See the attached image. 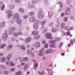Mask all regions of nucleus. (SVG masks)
Masks as SVG:
<instances>
[{
	"label": "nucleus",
	"mask_w": 75,
	"mask_h": 75,
	"mask_svg": "<svg viewBox=\"0 0 75 75\" xmlns=\"http://www.w3.org/2000/svg\"><path fill=\"white\" fill-rule=\"evenodd\" d=\"M13 18L14 20H17V23L18 24H20L21 22V19H18L19 18V15L17 13H16L13 16Z\"/></svg>",
	"instance_id": "nucleus-1"
},
{
	"label": "nucleus",
	"mask_w": 75,
	"mask_h": 75,
	"mask_svg": "<svg viewBox=\"0 0 75 75\" xmlns=\"http://www.w3.org/2000/svg\"><path fill=\"white\" fill-rule=\"evenodd\" d=\"M39 12L38 14V17L39 18H42L44 17V13L43 12L42 9H39Z\"/></svg>",
	"instance_id": "nucleus-2"
},
{
	"label": "nucleus",
	"mask_w": 75,
	"mask_h": 75,
	"mask_svg": "<svg viewBox=\"0 0 75 75\" xmlns=\"http://www.w3.org/2000/svg\"><path fill=\"white\" fill-rule=\"evenodd\" d=\"M7 33V30H5L4 33L2 34V38L4 41H6L7 40L8 36Z\"/></svg>",
	"instance_id": "nucleus-3"
},
{
	"label": "nucleus",
	"mask_w": 75,
	"mask_h": 75,
	"mask_svg": "<svg viewBox=\"0 0 75 75\" xmlns=\"http://www.w3.org/2000/svg\"><path fill=\"white\" fill-rule=\"evenodd\" d=\"M55 40H50L49 41V42L50 43V47L51 48H55Z\"/></svg>",
	"instance_id": "nucleus-4"
},
{
	"label": "nucleus",
	"mask_w": 75,
	"mask_h": 75,
	"mask_svg": "<svg viewBox=\"0 0 75 75\" xmlns=\"http://www.w3.org/2000/svg\"><path fill=\"white\" fill-rule=\"evenodd\" d=\"M47 20H44L41 23V27L40 28L41 30H43V29L45 28V24Z\"/></svg>",
	"instance_id": "nucleus-5"
},
{
	"label": "nucleus",
	"mask_w": 75,
	"mask_h": 75,
	"mask_svg": "<svg viewBox=\"0 0 75 75\" xmlns=\"http://www.w3.org/2000/svg\"><path fill=\"white\" fill-rule=\"evenodd\" d=\"M16 30V28L14 27H10L9 28V33H8L10 35H11V34H13V32L15 30Z\"/></svg>",
	"instance_id": "nucleus-6"
},
{
	"label": "nucleus",
	"mask_w": 75,
	"mask_h": 75,
	"mask_svg": "<svg viewBox=\"0 0 75 75\" xmlns=\"http://www.w3.org/2000/svg\"><path fill=\"white\" fill-rule=\"evenodd\" d=\"M32 61L34 62V67H33V68L35 70H37V67L38 66V63H35L36 61L34 60H32Z\"/></svg>",
	"instance_id": "nucleus-7"
},
{
	"label": "nucleus",
	"mask_w": 75,
	"mask_h": 75,
	"mask_svg": "<svg viewBox=\"0 0 75 75\" xmlns=\"http://www.w3.org/2000/svg\"><path fill=\"white\" fill-rule=\"evenodd\" d=\"M47 38H49L50 39H52L53 38V36H52V34H51L50 33H47L45 34Z\"/></svg>",
	"instance_id": "nucleus-8"
},
{
	"label": "nucleus",
	"mask_w": 75,
	"mask_h": 75,
	"mask_svg": "<svg viewBox=\"0 0 75 75\" xmlns=\"http://www.w3.org/2000/svg\"><path fill=\"white\" fill-rule=\"evenodd\" d=\"M19 59H20V62H25L28 60V57H23V59H22V58L20 57Z\"/></svg>",
	"instance_id": "nucleus-9"
},
{
	"label": "nucleus",
	"mask_w": 75,
	"mask_h": 75,
	"mask_svg": "<svg viewBox=\"0 0 75 75\" xmlns=\"http://www.w3.org/2000/svg\"><path fill=\"white\" fill-rule=\"evenodd\" d=\"M44 52V49H41L39 52V55L40 57H41L43 55V53Z\"/></svg>",
	"instance_id": "nucleus-10"
},
{
	"label": "nucleus",
	"mask_w": 75,
	"mask_h": 75,
	"mask_svg": "<svg viewBox=\"0 0 75 75\" xmlns=\"http://www.w3.org/2000/svg\"><path fill=\"white\" fill-rule=\"evenodd\" d=\"M58 4H59L60 5V8L59 9V11H61L62 10V6L63 4H62V2L61 1H59L58 2Z\"/></svg>",
	"instance_id": "nucleus-11"
},
{
	"label": "nucleus",
	"mask_w": 75,
	"mask_h": 75,
	"mask_svg": "<svg viewBox=\"0 0 75 75\" xmlns=\"http://www.w3.org/2000/svg\"><path fill=\"white\" fill-rule=\"evenodd\" d=\"M54 52L52 49H49L47 50L46 51V54H51V53H54Z\"/></svg>",
	"instance_id": "nucleus-12"
},
{
	"label": "nucleus",
	"mask_w": 75,
	"mask_h": 75,
	"mask_svg": "<svg viewBox=\"0 0 75 75\" xmlns=\"http://www.w3.org/2000/svg\"><path fill=\"white\" fill-rule=\"evenodd\" d=\"M31 38L28 37L25 40V42L26 44H27L31 42Z\"/></svg>",
	"instance_id": "nucleus-13"
},
{
	"label": "nucleus",
	"mask_w": 75,
	"mask_h": 75,
	"mask_svg": "<svg viewBox=\"0 0 75 75\" xmlns=\"http://www.w3.org/2000/svg\"><path fill=\"white\" fill-rule=\"evenodd\" d=\"M35 48H38L40 47V43L39 42H36L35 45H34Z\"/></svg>",
	"instance_id": "nucleus-14"
},
{
	"label": "nucleus",
	"mask_w": 75,
	"mask_h": 75,
	"mask_svg": "<svg viewBox=\"0 0 75 75\" xmlns=\"http://www.w3.org/2000/svg\"><path fill=\"white\" fill-rule=\"evenodd\" d=\"M35 6V5L33 4L32 3H30L28 4V7L29 8H33Z\"/></svg>",
	"instance_id": "nucleus-15"
},
{
	"label": "nucleus",
	"mask_w": 75,
	"mask_h": 75,
	"mask_svg": "<svg viewBox=\"0 0 75 75\" xmlns=\"http://www.w3.org/2000/svg\"><path fill=\"white\" fill-rule=\"evenodd\" d=\"M5 25L6 23H5V22H2L0 23V27L3 28V27H5Z\"/></svg>",
	"instance_id": "nucleus-16"
},
{
	"label": "nucleus",
	"mask_w": 75,
	"mask_h": 75,
	"mask_svg": "<svg viewBox=\"0 0 75 75\" xmlns=\"http://www.w3.org/2000/svg\"><path fill=\"white\" fill-rule=\"evenodd\" d=\"M70 13V8H67L65 12L66 15H69Z\"/></svg>",
	"instance_id": "nucleus-17"
},
{
	"label": "nucleus",
	"mask_w": 75,
	"mask_h": 75,
	"mask_svg": "<svg viewBox=\"0 0 75 75\" xmlns=\"http://www.w3.org/2000/svg\"><path fill=\"white\" fill-rule=\"evenodd\" d=\"M9 7L10 9L13 10L15 8V5L13 4H11L9 5Z\"/></svg>",
	"instance_id": "nucleus-18"
},
{
	"label": "nucleus",
	"mask_w": 75,
	"mask_h": 75,
	"mask_svg": "<svg viewBox=\"0 0 75 75\" xmlns=\"http://www.w3.org/2000/svg\"><path fill=\"white\" fill-rule=\"evenodd\" d=\"M0 59L1 62H5L7 59V58L5 57H4L1 58Z\"/></svg>",
	"instance_id": "nucleus-19"
},
{
	"label": "nucleus",
	"mask_w": 75,
	"mask_h": 75,
	"mask_svg": "<svg viewBox=\"0 0 75 75\" xmlns=\"http://www.w3.org/2000/svg\"><path fill=\"white\" fill-rule=\"evenodd\" d=\"M19 11L21 13H24V11H25L23 8H20L19 9Z\"/></svg>",
	"instance_id": "nucleus-20"
},
{
	"label": "nucleus",
	"mask_w": 75,
	"mask_h": 75,
	"mask_svg": "<svg viewBox=\"0 0 75 75\" xmlns=\"http://www.w3.org/2000/svg\"><path fill=\"white\" fill-rule=\"evenodd\" d=\"M33 27L35 30H37L38 28V24H33Z\"/></svg>",
	"instance_id": "nucleus-21"
},
{
	"label": "nucleus",
	"mask_w": 75,
	"mask_h": 75,
	"mask_svg": "<svg viewBox=\"0 0 75 75\" xmlns=\"http://www.w3.org/2000/svg\"><path fill=\"white\" fill-rule=\"evenodd\" d=\"M35 19L34 17H33L29 19V21L30 23H33V22H34L35 21Z\"/></svg>",
	"instance_id": "nucleus-22"
},
{
	"label": "nucleus",
	"mask_w": 75,
	"mask_h": 75,
	"mask_svg": "<svg viewBox=\"0 0 75 75\" xmlns=\"http://www.w3.org/2000/svg\"><path fill=\"white\" fill-rule=\"evenodd\" d=\"M39 33V32L37 30L34 31L32 32V34L35 35H37V34H38V33Z\"/></svg>",
	"instance_id": "nucleus-23"
},
{
	"label": "nucleus",
	"mask_w": 75,
	"mask_h": 75,
	"mask_svg": "<svg viewBox=\"0 0 75 75\" xmlns=\"http://www.w3.org/2000/svg\"><path fill=\"white\" fill-rule=\"evenodd\" d=\"M65 23L64 22H62L61 24V27L62 28H64V27H65Z\"/></svg>",
	"instance_id": "nucleus-24"
},
{
	"label": "nucleus",
	"mask_w": 75,
	"mask_h": 75,
	"mask_svg": "<svg viewBox=\"0 0 75 75\" xmlns=\"http://www.w3.org/2000/svg\"><path fill=\"white\" fill-rule=\"evenodd\" d=\"M6 44H3L0 46V49H3V48L6 46Z\"/></svg>",
	"instance_id": "nucleus-25"
},
{
	"label": "nucleus",
	"mask_w": 75,
	"mask_h": 75,
	"mask_svg": "<svg viewBox=\"0 0 75 75\" xmlns=\"http://www.w3.org/2000/svg\"><path fill=\"white\" fill-rule=\"evenodd\" d=\"M28 64L27 63L25 65L23 69L24 70H26V69H28Z\"/></svg>",
	"instance_id": "nucleus-26"
},
{
	"label": "nucleus",
	"mask_w": 75,
	"mask_h": 75,
	"mask_svg": "<svg viewBox=\"0 0 75 75\" xmlns=\"http://www.w3.org/2000/svg\"><path fill=\"white\" fill-rule=\"evenodd\" d=\"M52 31L54 33H56L57 31V29H56L54 27L52 28Z\"/></svg>",
	"instance_id": "nucleus-27"
},
{
	"label": "nucleus",
	"mask_w": 75,
	"mask_h": 75,
	"mask_svg": "<svg viewBox=\"0 0 75 75\" xmlns=\"http://www.w3.org/2000/svg\"><path fill=\"white\" fill-rule=\"evenodd\" d=\"M48 72L49 75H53V74H52V69H51L49 70Z\"/></svg>",
	"instance_id": "nucleus-28"
},
{
	"label": "nucleus",
	"mask_w": 75,
	"mask_h": 75,
	"mask_svg": "<svg viewBox=\"0 0 75 75\" xmlns=\"http://www.w3.org/2000/svg\"><path fill=\"white\" fill-rule=\"evenodd\" d=\"M12 57V55L11 54H9L8 56L7 57V59L8 60H9L11 58V57Z\"/></svg>",
	"instance_id": "nucleus-29"
},
{
	"label": "nucleus",
	"mask_w": 75,
	"mask_h": 75,
	"mask_svg": "<svg viewBox=\"0 0 75 75\" xmlns=\"http://www.w3.org/2000/svg\"><path fill=\"white\" fill-rule=\"evenodd\" d=\"M9 73V71H8L7 70H4V71L3 73L4 74H5V75H8V73Z\"/></svg>",
	"instance_id": "nucleus-30"
},
{
	"label": "nucleus",
	"mask_w": 75,
	"mask_h": 75,
	"mask_svg": "<svg viewBox=\"0 0 75 75\" xmlns=\"http://www.w3.org/2000/svg\"><path fill=\"white\" fill-rule=\"evenodd\" d=\"M52 16V13L51 12H49L48 13V18H50Z\"/></svg>",
	"instance_id": "nucleus-31"
},
{
	"label": "nucleus",
	"mask_w": 75,
	"mask_h": 75,
	"mask_svg": "<svg viewBox=\"0 0 75 75\" xmlns=\"http://www.w3.org/2000/svg\"><path fill=\"white\" fill-rule=\"evenodd\" d=\"M12 11L11 10H10L9 9L6 10V13H7V14H9L11 13H12Z\"/></svg>",
	"instance_id": "nucleus-32"
},
{
	"label": "nucleus",
	"mask_w": 75,
	"mask_h": 75,
	"mask_svg": "<svg viewBox=\"0 0 75 75\" xmlns=\"http://www.w3.org/2000/svg\"><path fill=\"white\" fill-rule=\"evenodd\" d=\"M21 0H14V1L15 3H16V4L20 3L21 2Z\"/></svg>",
	"instance_id": "nucleus-33"
},
{
	"label": "nucleus",
	"mask_w": 75,
	"mask_h": 75,
	"mask_svg": "<svg viewBox=\"0 0 75 75\" xmlns=\"http://www.w3.org/2000/svg\"><path fill=\"white\" fill-rule=\"evenodd\" d=\"M40 37V35H35V36L34 38V39H35V40H37V39H38V38H39Z\"/></svg>",
	"instance_id": "nucleus-34"
},
{
	"label": "nucleus",
	"mask_w": 75,
	"mask_h": 75,
	"mask_svg": "<svg viewBox=\"0 0 75 75\" xmlns=\"http://www.w3.org/2000/svg\"><path fill=\"white\" fill-rule=\"evenodd\" d=\"M29 14L31 16H33L34 14V13L33 11H31L29 13Z\"/></svg>",
	"instance_id": "nucleus-35"
},
{
	"label": "nucleus",
	"mask_w": 75,
	"mask_h": 75,
	"mask_svg": "<svg viewBox=\"0 0 75 75\" xmlns=\"http://www.w3.org/2000/svg\"><path fill=\"white\" fill-rule=\"evenodd\" d=\"M35 24H38L40 23V21L38 20H35Z\"/></svg>",
	"instance_id": "nucleus-36"
},
{
	"label": "nucleus",
	"mask_w": 75,
	"mask_h": 75,
	"mask_svg": "<svg viewBox=\"0 0 75 75\" xmlns=\"http://www.w3.org/2000/svg\"><path fill=\"white\" fill-rule=\"evenodd\" d=\"M5 8V5L4 4H3L1 6V10H2V11H3V10H4Z\"/></svg>",
	"instance_id": "nucleus-37"
},
{
	"label": "nucleus",
	"mask_w": 75,
	"mask_h": 75,
	"mask_svg": "<svg viewBox=\"0 0 75 75\" xmlns=\"http://www.w3.org/2000/svg\"><path fill=\"white\" fill-rule=\"evenodd\" d=\"M13 35L15 37H18V33L16 32L13 33Z\"/></svg>",
	"instance_id": "nucleus-38"
},
{
	"label": "nucleus",
	"mask_w": 75,
	"mask_h": 75,
	"mask_svg": "<svg viewBox=\"0 0 75 75\" xmlns=\"http://www.w3.org/2000/svg\"><path fill=\"white\" fill-rule=\"evenodd\" d=\"M21 74V72L20 71H19L16 73V75H20Z\"/></svg>",
	"instance_id": "nucleus-39"
},
{
	"label": "nucleus",
	"mask_w": 75,
	"mask_h": 75,
	"mask_svg": "<svg viewBox=\"0 0 75 75\" xmlns=\"http://www.w3.org/2000/svg\"><path fill=\"white\" fill-rule=\"evenodd\" d=\"M45 72L44 71H43L42 72H41L40 71H38V73L39 75H42V74H44L45 73Z\"/></svg>",
	"instance_id": "nucleus-40"
},
{
	"label": "nucleus",
	"mask_w": 75,
	"mask_h": 75,
	"mask_svg": "<svg viewBox=\"0 0 75 75\" xmlns=\"http://www.w3.org/2000/svg\"><path fill=\"white\" fill-rule=\"evenodd\" d=\"M28 54L29 55H30L32 54V52H31V50H29L28 51Z\"/></svg>",
	"instance_id": "nucleus-41"
},
{
	"label": "nucleus",
	"mask_w": 75,
	"mask_h": 75,
	"mask_svg": "<svg viewBox=\"0 0 75 75\" xmlns=\"http://www.w3.org/2000/svg\"><path fill=\"white\" fill-rule=\"evenodd\" d=\"M68 20V17H65L64 18V21L65 22H67Z\"/></svg>",
	"instance_id": "nucleus-42"
},
{
	"label": "nucleus",
	"mask_w": 75,
	"mask_h": 75,
	"mask_svg": "<svg viewBox=\"0 0 75 75\" xmlns=\"http://www.w3.org/2000/svg\"><path fill=\"white\" fill-rule=\"evenodd\" d=\"M10 65L11 66L13 67V66H14L15 64L13 63V62L12 61H11L10 62Z\"/></svg>",
	"instance_id": "nucleus-43"
},
{
	"label": "nucleus",
	"mask_w": 75,
	"mask_h": 75,
	"mask_svg": "<svg viewBox=\"0 0 75 75\" xmlns=\"http://www.w3.org/2000/svg\"><path fill=\"white\" fill-rule=\"evenodd\" d=\"M21 49L23 50H25V48L24 45H23L21 46Z\"/></svg>",
	"instance_id": "nucleus-44"
},
{
	"label": "nucleus",
	"mask_w": 75,
	"mask_h": 75,
	"mask_svg": "<svg viewBox=\"0 0 75 75\" xmlns=\"http://www.w3.org/2000/svg\"><path fill=\"white\" fill-rule=\"evenodd\" d=\"M54 25V23L51 22L49 24V27H52Z\"/></svg>",
	"instance_id": "nucleus-45"
},
{
	"label": "nucleus",
	"mask_w": 75,
	"mask_h": 75,
	"mask_svg": "<svg viewBox=\"0 0 75 75\" xmlns=\"http://www.w3.org/2000/svg\"><path fill=\"white\" fill-rule=\"evenodd\" d=\"M71 3V1L70 0H68L66 2L67 4H70Z\"/></svg>",
	"instance_id": "nucleus-46"
},
{
	"label": "nucleus",
	"mask_w": 75,
	"mask_h": 75,
	"mask_svg": "<svg viewBox=\"0 0 75 75\" xmlns=\"http://www.w3.org/2000/svg\"><path fill=\"white\" fill-rule=\"evenodd\" d=\"M59 40H60V38H59L57 37L55 39V41H59Z\"/></svg>",
	"instance_id": "nucleus-47"
},
{
	"label": "nucleus",
	"mask_w": 75,
	"mask_h": 75,
	"mask_svg": "<svg viewBox=\"0 0 75 75\" xmlns=\"http://www.w3.org/2000/svg\"><path fill=\"white\" fill-rule=\"evenodd\" d=\"M18 35H23V33L21 32H18Z\"/></svg>",
	"instance_id": "nucleus-48"
},
{
	"label": "nucleus",
	"mask_w": 75,
	"mask_h": 75,
	"mask_svg": "<svg viewBox=\"0 0 75 75\" xmlns=\"http://www.w3.org/2000/svg\"><path fill=\"white\" fill-rule=\"evenodd\" d=\"M13 47V45H9L8 47V48L9 49H11V48H12Z\"/></svg>",
	"instance_id": "nucleus-49"
},
{
	"label": "nucleus",
	"mask_w": 75,
	"mask_h": 75,
	"mask_svg": "<svg viewBox=\"0 0 75 75\" xmlns=\"http://www.w3.org/2000/svg\"><path fill=\"white\" fill-rule=\"evenodd\" d=\"M12 15L13 14L11 13L8 14L7 16L8 17V18H10V17H11V16H12Z\"/></svg>",
	"instance_id": "nucleus-50"
},
{
	"label": "nucleus",
	"mask_w": 75,
	"mask_h": 75,
	"mask_svg": "<svg viewBox=\"0 0 75 75\" xmlns=\"http://www.w3.org/2000/svg\"><path fill=\"white\" fill-rule=\"evenodd\" d=\"M62 44H63V43L61 42L60 43V45L59 46V48H61V47H62Z\"/></svg>",
	"instance_id": "nucleus-51"
},
{
	"label": "nucleus",
	"mask_w": 75,
	"mask_h": 75,
	"mask_svg": "<svg viewBox=\"0 0 75 75\" xmlns=\"http://www.w3.org/2000/svg\"><path fill=\"white\" fill-rule=\"evenodd\" d=\"M65 15V14H64V13H62L60 17H63Z\"/></svg>",
	"instance_id": "nucleus-52"
},
{
	"label": "nucleus",
	"mask_w": 75,
	"mask_h": 75,
	"mask_svg": "<svg viewBox=\"0 0 75 75\" xmlns=\"http://www.w3.org/2000/svg\"><path fill=\"white\" fill-rule=\"evenodd\" d=\"M42 43L43 44H45V43H46V40H43L42 41Z\"/></svg>",
	"instance_id": "nucleus-53"
},
{
	"label": "nucleus",
	"mask_w": 75,
	"mask_h": 75,
	"mask_svg": "<svg viewBox=\"0 0 75 75\" xmlns=\"http://www.w3.org/2000/svg\"><path fill=\"white\" fill-rule=\"evenodd\" d=\"M11 40L12 41H15L16 40V39H15V38H14V37H12L11 38Z\"/></svg>",
	"instance_id": "nucleus-54"
},
{
	"label": "nucleus",
	"mask_w": 75,
	"mask_h": 75,
	"mask_svg": "<svg viewBox=\"0 0 75 75\" xmlns=\"http://www.w3.org/2000/svg\"><path fill=\"white\" fill-rule=\"evenodd\" d=\"M15 68H12L11 69V70L12 72H14V71H15Z\"/></svg>",
	"instance_id": "nucleus-55"
},
{
	"label": "nucleus",
	"mask_w": 75,
	"mask_h": 75,
	"mask_svg": "<svg viewBox=\"0 0 75 75\" xmlns=\"http://www.w3.org/2000/svg\"><path fill=\"white\" fill-rule=\"evenodd\" d=\"M48 44H45L44 46L45 48H48Z\"/></svg>",
	"instance_id": "nucleus-56"
},
{
	"label": "nucleus",
	"mask_w": 75,
	"mask_h": 75,
	"mask_svg": "<svg viewBox=\"0 0 75 75\" xmlns=\"http://www.w3.org/2000/svg\"><path fill=\"white\" fill-rule=\"evenodd\" d=\"M37 1L35 0H33L32 1V3H33V4H35V3H37Z\"/></svg>",
	"instance_id": "nucleus-57"
},
{
	"label": "nucleus",
	"mask_w": 75,
	"mask_h": 75,
	"mask_svg": "<svg viewBox=\"0 0 75 75\" xmlns=\"http://www.w3.org/2000/svg\"><path fill=\"white\" fill-rule=\"evenodd\" d=\"M55 26L57 28H58V27H59V23H57L56 24Z\"/></svg>",
	"instance_id": "nucleus-58"
},
{
	"label": "nucleus",
	"mask_w": 75,
	"mask_h": 75,
	"mask_svg": "<svg viewBox=\"0 0 75 75\" xmlns=\"http://www.w3.org/2000/svg\"><path fill=\"white\" fill-rule=\"evenodd\" d=\"M47 32V29H45L42 31V33H46Z\"/></svg>",
	"instance_id": "nucleus-59"
},
{
	"label": "nucleus",
	"mask_w": 75,
	"mask_h": 75,
	"mask_svg": "<svg viewBox=\"0 0 75 75\" xmlns=\"http://www.w3.org/2000/svg\"><path fill=\"white\" fill-rule=\"evenodd\" d=\"M10 63V61H9V60L8 61H7V62H6V65H9V63Z\"/></svg>",
	"instance_id": "nucleus-60"
},
{
	"label": "nucleus",
	"mask_w": 75,
	"mask_h": 75,
	"mask_svg": "<svg viewBox=\"0 0 75 75\" xmlns=\"http://www.w3.org/2000/svg\"><path fill=\"white\" fill-rule=\"evenodd\" d=\"M4 55V54L3 53H0V57H3V55Z\"/></svg>",
	"instance_id": "nucleus-61"
},
{
	"label": "nucleus",
	"mask_w": 75,
	"mask_h": 75,
	"mask_svg": "<svg viewBox=\"0 0 75 75\" xmlns=\"http://www.w3.org/2000/svg\"><path fill=\"white\" fill-rule=\"evenodd\" d=\"M25 63H24V62H23V63H21V65H25Z\"/></svg>",
	"instance_id": "nucleus-62"
},
{
	"label": "nucleus",
	"mask_w": 75,
	"mask_h": 75,
	"mask_svg": "<svg viewBox=\"0 0 75 75\" xmlns=\"http://www.w3.org/2000/svg\"><path fill=\"white\" fill-rule=\"evenodd\" d=\"M70 32H67V35H70Z\"/></svg>",
	"instance_id": "nucleus-63"
},
{
	"label": "nucleus",
	"mask_w": 75,
	"mask_h": 75,
	"mask_svg": "<svg viewBox=\"0 0 75 75\" xmlns=\"http://www.w3.org/2000/svg\"><path fill=\"white\" fill-rule=\"evenodd\" d=\"M23 18H24V19H27V16H23Z\"/></svg>",
	"instance_id": "nucleus-64"
}]
</instances>
